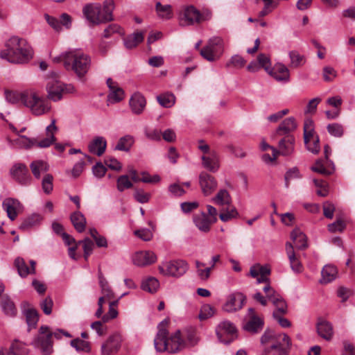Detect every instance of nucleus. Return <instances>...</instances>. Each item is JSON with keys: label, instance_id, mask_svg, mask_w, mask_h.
Returning a JSON list of instances; mask_svg holds the SVG:
<instances>
[{"label": "nucleus", "instance_id": "473e14b6", "mask_svg": "<svg viewBox=\"0 0 355 355\" xmlns=\"http://www.w3.org/2000/svg\"><path fill=\"white\" fill-rule=\"evenodd\" d=\"M71 221L78 232H83L85 230L86 219L80 211H75L71 215Z\"/></svg>", "mask_w": 355, "mask_h": 355}, {"label": "nucleus", "instance_id": "f8f14e48", "mask_svg": "<svg viewBox=\"0 0 355 355\" xmlns=\"http://www.w3.org/2000/svg\"><path fill=\"white\" fill-rule=\"evenodd\" d=\"M123 342V336L119 332L110 335L101 345V355H112L117 353Z\"/></svg>", "mask_w": 355, "mask_h": 355}, {"label": "nucleus", "instance_id": "5701e85b", "mask_svg": "<svg viewBox=\"0 0 355 355\" xmlns=\"http://www.w3.org/2000/svg\"><path fill=\"white\" fill-rule=\"evenodd\" d=\"M203 167L210 172H216L219 167V158L216 151L211 152L209 155H203L201 157Z\"/></svg>", "mask_w": 355, "mask_h": 355}, {"label": "nucleus", "instance_id": "680f3d73", "mask_svg": "<svg viewBox=\"0 0 355 355\" xmlns=\"http://www.w3.org/2000/svg\"><path fill=\"white\" fill-rule=\"evenodd\" d=\"M133 196L136 201L142 204L148 202L150 198V194L141 189H135Z\"/></svg>", "mask_w": 355, "mask_h": 355}, {"label": "nucleus", "instance_id": "c9c22d12", "mask_svg": "<svg viewBox=\"0 0 355 355\" xmlns=\"http://www.w3.org/2000/svg\"><path fill=\"white\" fill-rule=\"evenodd\" d=\"M0 304L1 309L6 315L13 317L17 314L15 305L8 297H2Z\"/></svg>", "mask_w": 355, "mask_h": 355}, {"label": "nucleus", "instance_id": "37998d69", "mask_svg": "<svg viewBox=\"0 0 355 355\" xmlns=\"http://www.w3.org/2000/svg\"><path fill=\"white\" fill-rule=\"evenodd\" d=\"M114 9L113 0H105L102 10V17L104 22L113 20L112 12Z\"/></svg>", "mask_w": 355, "mask_h": 355}, {"label": "nucleus", "instance_id": "e433bc0d", "mask_svg": "<svg viewBox=\"0 0 355 355\" xmlns=\"http://www.w3.org/2000/svg\"><path fill=\"white\" fill-rule=\"evenodd\" d=\"M270 74L277 81H288L289 71L284 64H279L276 67L274 71H270Z\"/></svg>", "mask_w": 355, "mask_h": 355}, {"label": "nucleus", "instance_id": "a19ab883", "mask_svg": "<svg viewBox=\"0 0 355 355\" xmlns=\"http://www.w3.org/2000/svg\"><path fill=\"white\" fill-rule=\"evenodd\" d=\"M144 40V34L141 32H136L128 36L124 40V45L127 49H132L136 47L139 43Z\"/></svg>", "mask_w": 355, "mask_h": 355}, {"label": "nucleus", "instance_id": "7ed1b4c3", "mask_svg": "<svg viewBox=\"0 0 355 355\" xmlns=\"http://www.w3.org/2000/svg\"><path fill=\"white\" fill-rule=\"evenodd\" d=\"M65 58L66 69L73 71L78 77H84L89 71L91 60L87 54L80 51L73 50L67 51Z\"/></svg>", "mask_w": 355, "mask_h": 355}, {"label": "nucleus", "instance_id": "b1692460", "mask_svg": "<svg viewBox=\"0 0 355 355\" xmlns=\"http://www.w3.org/2000/svg\"><path fill=\"white\" fill-rule=\"evenodd\" d=\"M132 112L137 115L141 114L146 105L145 97L139 92L135 93L129 101Z\"/></svg>", "mask_w": 355, "mask_h": 355}, {"label": "nucleus", "instance_id": "69168bd1", "mask_svg": "<svg viewBox=\"0 0 355 355\" xmlns=\"http://www.w3.org/2000/svg\"><path fill=\"white\" fill-rule=\"evenodd\" d=\"M24 93L19 94L15 92H6V98L8 102L15 104L21 101L22 103V96Z\"/></svg>", "mask_w": 355, "mask_h": 355}, {"label": "nucleus", "instance_id": "a18cd8bd", "mask_svg": "<svg viewBox=\"0 0 355 355\" xmlns=\"http://www.w3.org/2000/svg\"><path fill=\"white\" fill-rule=\"evenodd\" d=\"M24 314L29 329L35 328L39 320L37 311L34 309H28L24 311Z\"/></svg>", "mask_w": 355, "mask_h": 355}, {"label": "nucleus", "instance_id": "39448f33", "mask_svg": "<svg viewBox=\"0 0 355 355\" xmlns=\"http://www.w3.org/2000/svg\"><path fill=\"white\" fill-rule=\"evenodd\" d=\"M211 12L208 10H198L193 6H184L180 15V23L182 26H191L209 20Z\"/></svg>", "mask_w": 355, "mask_h": 355}, {"label": "nucleus", "instance_id": "a211bd4d", "mask_svg": "<svg viewBox=\"0 0 355 355\" xmlns=\"http://www.w3.org/2000/svg\"><path fill=\"white\" fill-rule=\"evenodd\" d=\"M55 119H52L51 123L46 128V137L37 141L36 139L35 147L40 148H45L49 147L52 144L56 141L55 133L58 131V128L55 125Z\"/></svg>", "mask_w": 355, "mask_h": 355}, {"label": "nucleus", "instance_id": "9b49d317", "mask_svg": "<svg viewBox=\"0 0 355 355\" xmlns=\"http://www.w3.org/2000/svg\"><path fill=\"white\" fill-rule=\"evenodd\" d=\"M264 321L259 317L254 309L249 308L248 315L243 324V329L252 334L259 333L263 328Z\"/></svg>", "mask_w": 355, "mask_h": 355}, {"label": "nucleus", "instance_id": "423d86ee", "mask_svg": "<svg viewBox=\"0 0 355 355\" xmlns=\"http://www.w3.org/2000/svg\"><path fill=\"white\" fill-rule=\"evenodd\" d=\"M53 334L48 326L40 327L38 334L31 342V345L40 350L42 355H51L53 352Z\"/></svg>", "mask_w": 355, "mask_h": 355}, {"label": "nucleus", "instance_id": "dca6fc26", "mask_svg": "<svg viewBox=\"0 0 355 355\" xmlns=\"http://www.w3.org/2000/svg\"><path fill=\"white\" fill-rule=\"evenodd\" d=\"M199 183L202 193L207 196L211 195L217 188L218 183L212 175L202 172L199 175Z\"/></svg>", "mask_w": 355, "mask_h": 355}, {"label": "nucleus", "instance_id": "bf43d9fd", "mask_svg": "<svg viewBox=\"0 0 355 355\" xmlns=\"http://www.w3.org/2000/svg\"><path fill=\"white\" fill-rule=\"evenodd\" d=\"M53 177L51 174H46L42 181V190L46 194H50L53 189Z\"/></svg>", "mask_w": 355, "mask_h": 355}, {"label": "nucleus", "instance_id": "603ef678", "mask_svg": "<svg viewBox=\"0 0 355 355\" xmlns=\"http://www.w3.org/2000/svg\"><path fill=\"white\" fill-rule=\"evenodd\" d=\"M124 98V92L121 88L116 86L110 90L107 96L108 101L111 103H116L121 101Z\"/></svg>", "mask_w": 355, "mask_h": 355}, {"label": "nucleus", "instance_id": "ddd939ff", "mask_svg": "<svg viewBox=\"0 0 355 355\" xmlns=\"http://www.w3.org/2000/svg\"><path fill=\"white\" fill-rule=\"evenodd\" d=\"M282 341L279 343H272L270 347H266L261 355H288L291 341L287 334L280 335Z\"/></svg>", "mask_w": 355, "mask_h": 355}, {"label": "nucleus", "instance_id": "bb28decb", "mask_svg": "<svg viewBox=\"0 0 355 355\" xmlns=\"http://www.w3.org/2000/svg\"><path fill=\"white\" fill-rule=\"evenodd\" d=\"M317 331L322 338L330 340L333 336V327L330 322L327 320L319 319L316 324Z\"/></svg>", "mask_w": 355, "mask_h": 355}, {"label": "nucleus", "instance_id": "f03ea898", "mask_svg": "<svg viewBox=\"0 0 355 355\" xmlns=\"http://www.w3.org/2000/svg\"><path fill=\"white\" fill-rule=\"evenodd\" d=\"M167 320L162 321L158 326V331L154 339V345L158 352L167 351L170 353H176L183 349L186 343L182 336L180 330H177L170 337H168V331L164 327Z\"/></svg>", "mask_w": 355, "mask_h": 355}, {"label": "nucleus", "instance_id": "79ce46f5", "mask_svg": "<svg viewBox=\"0 0 355 355\" xmlns=\"http://www.w3.org/2000/svg\"><path fill=\"white\" fill-rule=\"evenodd\" d=\"M135 142L134 137L130 135H127L119 139L115 150L128 152L131 148Z\"/></svg>", "mask_w": 355, "mask_h": 355}, {"label": "nucleus", "instance_id": "f704fd0d", "mask_svg": "<svg viewBox=\"0 0 355 355\" xmlns=\"http://www.w3.org/2000/svg\"><path fill=\"white\" fill-rule=\"evenodd\" d=\"M322 279L320 283L327 284L336 279L337 269L331 265H326L322 270Z\"/></svg>", "mask_w": 355, "mask_h": 355}, {"label": "nucleus", "instance_id": "5fc2aeb1", "mask_svg": "<svg viewBox=\"0 0 355 355\" xmlns=\"http://www.w3.org/2000/svg\"><path fill=\"white\" fill-rule=\"evenodd\" d=\"M41 219L42 217L39 214H33L22 222L19 226V229L22 230H28V228L38 224Z\"/></svg>", "mask_w": 355, "mask_h": 355}, {"label": "nucleus", "instance_id": "09e8293b", "mask_svg": "<svg viewBox=\"0 0 355 355\" xmlns=\"http://www.w3.org/2000/svg\"><path fill=\"white\" fill-rule=\"evenodd\" d=\"M156 11L159 17L169 19L173 17L171 6L170 5H162L160 2L156 3Z\"/></svg>", "mask_w": 355, "mask_h": 355}, {"label": "nucleus", "instance_id": "13d9d810", "mask_svg": "<svg viewBox=\"0 0 355 355\" xmlns=\"http://www.w3.org/2000/svg\"><path fill=\"white\" fill-rule=\"evenodd\" d=\"M116 182V187L120 192L123 191L125 189H130L133 186L126 175L119 176Z\"/></svg>", "mask_w": 355, "mask_h": 355}, {"label": "nucleus", "instance_id": "4d7b16f0", "mask_svg": "<svg viewBox=\"0 0 355 355\" xmlns=\"http://www.w3.org/2000/svg\"><path fill=\"white\" fill-rule=\"evenodd\" d=\"M289 57L291 59V67L297 68L304 63V58L303 55H300L296 51H292L289 53Z\"/></svg>", "mask_w": 355, "mask_h": 355}, {"label": "nucleus", "instance_id": "338daca9", "mask_svg": "<svg viewBox=\"0 0 355 355\" xmlns=\"http://www.w3.org/2000/svg\"><path fill=\"white\" fill-rule=\"evenodd\" d=\"M135 234L144 241H150L153 236L152 232L146 228H143L135 231Z\"/></svg>", "mask_w": 355, "mask_h": 355}, {"label": "nucleus", "instance_id": "f3484780", "mask_svg": "<svg viewBox=\"0 0 355 355\" xmlns=\"http://www.w3.org/2000/svg\"><path fill=\"white\" fill-rule=\"evenodd\" d=\"M157 256L152 251H139L132 257L133 263L139 267H144L154 263Z\"/></svg>", "mask_w": 355, "mask_h": 355}, {"label": "nucleus", "instance_id": "412c9836", "mask_svg": "<svg viewBox=\"0 0 355 355\" xmlns=\"http://www.w3.org/2000/svg\"><path fill=\"white\" fill-rule=\"evenodd\" d=\"M193 221L196 227L200 232L204 233L209 232L211 230V225L214 223L204 211L194 214L193 216Z\"/></svg>", "mask_w": 355, "mask_h": 355}, {"label": "nucleus", "instance_id": "49530a36", "mask_svg": "<svg viewBox=\"0 0 355 355\" xmlns=\"http://www.w3.org/2000/svg\"><path fill=\"white\" fill-rule=\"evenodd\" d=\"M14 265L17 270L19 275L21 277L25 278L28 275H31L29 271V267L27 266L26 263L25 262L23 258H16L14 261Z\"/></svg>", "mask_w": 355, "mask_h": 355}, {"label": "nucleus", "instance_id": "de8ad7c7", "mask_svg": "<svg viewBox=\"0 0 355 355\" xmlns=\"http://www.w3.org/2000/svg\"><path fill=\"white\" fill-rule=\"evenodd\" d=\"M9 350L12 355H28L29 352L26 348V345L18 340L13 341Z\"/></svg>", "mask_w": 355, "mask_h": 355}, {"label": "nucleus", "instance_id": "4be33fe9", "mask_svg": "<svg viewBox=\"0 0 355 355\" xmlns=\"http://www.w3.org/2000/svg\"><path fill=\"white\" fill-rule=\"evenodd\" d=\"M295 138L293 135H287L282 139L278 144V155L289 156L292 155L295 149Z\"/></svg>", "mask_w": 355, "mask_h": 355}, {"label": "nucleus", "instance_id": "8fccbe9b", "mask_svg": "<svg viewBox=\"0 0 355 355\" xmlns=\"http://www.w3.org/2000/svg\"><path fill=\"white\" fill-rule=\"evenodd\" d=\"M70 344L71 347H74L77 352L89 353L91 351L89 343L80 338L72 340Z\"/></svg>", "mask_w": 355, "mask_h": 355}, {"label": "nucleus", "instance_id": "3c124183", "mask_svg": "<svg viewBox=\"0 0 355 355\" xmlns=\"http://www.w3.org/2000/svg\"><path fill=\"white\" fill-rule=\"evenodd\" d=\"M311 169L314 172L322 174L324 175H329L334 171V166L331 168L324 167L323 161L322 159H318L315 164L311 166Z\"/></svg>", "mask_w": 355, "mask_h": 355}, {"label": "nucleus", "instance_id": "72a5a7b5", "mask_svg": "<svg viewBox=\"0 0 355 355\" xmlns=\"http://www.w3.org/2000/svg\"><path fill=\"white\" fill-rule=\"evenodd\" d=\"M318 137L315 135L313 121L311 119H306L304 123V141L305 144H309L311 139Z\"/></svg>", "mask_w": 355, "mask_h": 355}, {"label": "nucleus", "instance_id": "a878e982", "mask_svg": "<svg viewBox=\"0 0 355 355\" xmlns=\"http://www.w3.org/2000/svg\"><path fill=\"white\" fill-rule=\"evenodd\" d=\"M107 141L103 137H95L89 144V150L91 153L101 156L105 151Z\"/></svg>", "mask_w": 355, "mask_h": 355}, {"label": "nucleus", "instance_id": "393cba45", "mask_svg": "<svg viewBox=\"0 0 355 355\" xmlns=\"http://www.w3.org/2000/svg\"><path fill=\"white\" fill-rule=\"evenodd\" d=\"M297 128V123L294 117H288L284 119L278 126L276 134L279 136L291 135L290 132Z\"/></svg>", "mask_w": 355, "mask_h": 355}, {"label": "nucleus", "instance_id": "1a4fd4ad", "mask_svg": "<svg viewBox=\"0 0 355 355\" xmlns=\"http://www.w3.org/2000/svg\"><path fill=\"white\" fill-rule=\"evenodd\" d=\"M9 173L12 180L21 186H29L32 183V177L24 164L15 163Z\"/></svg>", "mask_w": 355, "mask_h": 355}, {"label": "nucleus", "instance_id": "2eb2a0df", "mask_svg": "<svg viewBox=\"0 0 355 355\" xmlns=\"http://www.w3.org/2000/svg\"><path fill=\"white\" fill-rule=\"evenodd\" d=\"M85 18L92 24L104 22L101 15V7L99 3H88L83 8Z\"/></svg>", "mask_w": 355, "mask_h": 355}, {"label": "nucleus", "instance_id": "6e6d98bb", "mask_svg": "<svg viewBox=\"0 0 355 355\" xmlns=\"http://www.w3.org/2000/svg\"><path fill=\"white\" fill-rule=\"evenodd\" d=\"M114 34H117L119 35H123L124 31L123 28H121V27L118 24H112L104 30L103 35L105 38H109Z\"/></svg>", "mask_w": 355, "mask_h": 355}, {"label": "nucleus", "instance_id": "cd10ccee", "mask_svg": "<svg viewBox=\"0 0 355 355\" xmlns=\"http://www.w3.org/2000/svg\"><path fill=\"white\" fill-rule=\"evenodd\" d=\"M30 168L33 176L38 180L41 178L42 173L49 171V166L45 161L37 159L31 163Z\"/></svg>", "mask_w": 355, "mask_h": 355}, {"label": "nucleus", "instance_id": "6ab92c4d", "mask_svg": "<svg viewBox=\"0 0 355 355\" xmlns=\"http://www.w3.org/2000/svg\"><path fill=\"white\" fill-rule=\"evenodd\" d=\"M286 252L291 270L295 273L302 272L304 269L303 265L300 260V257L296 255L293 244L290 242L286 243Z\"/></svg>", "mask_w": 355, "mask_h": 355}, {"label": "nucleus", "instance_id": "4c0bfd02", "mask_svg": "<svg viewBox=\"0 0 355 355\" xmlns=\"http://www.w3.org/2000/svg\"><path fill=\"white\" fill-rule=\"evenodd\" d=\"M236 333V328L233 323L230 321H223L220 322L216 328V334L220 338L223 334L234 335Z\"/></svg>", "mask_w": 355, "mask_h": 355}, {"label": "nucleus", "instance_id": "0e129e2a", "mask_svg": "<svg viewBox=\"0 0 355 355\" xmlns=\"http://www.w3.org/2000/svg\"><path fill=\"white\" fill-rule=\"evenodd\" d=\"M327 130L331 135L337 137H342L344 133L343 125L336 123L329 124L327 125Z\"/></svg>", "mask_w": 355, "mask_h": 355}, {"label": "nucleus", "instance_id": "052dcab7", "mask_svg": "<svg viewBox=\"0 0 355 355\" xmlns=\"http://www.w3.org/2000/svg\"><path fill=\"white\" fill-rule=\"evenodd\" d=\"M78 244H83L84 251V258L87 260L89 256L92 253L94 244L92 240L88 238L85 239L83 241H79Z\"/></svg>", "mask_w": 355, "mask_h": 355}, {"label": "nucleus", "instance_id": "f257e3e1", "mask_svg": "<svg viewBox=\"0 0 355 355\" xmlns=\"http://www.w3.org/2000/svg\"><path fill=\"white\" fill-rule=\"evenodd\" d=\"M6 49L0 52V57L9 62L23 64L28 62L33 56V51L27 41L12 36L6 42Z\"/></svg>", "mask_w": 355, "mask_h": 355}, {"label": "nucleus", "instance_id": "7c9ffc66", "mask_svg": "<svg viewBox=\"0 0 355 355\" xmlns=\"http://www.w3.org/2000/svg\"><path fill=\"white\" fill-rule=\"evenodd\" d=\"M211 202L219 206H230L232 202V198L226 189H220L211 199Z\"/></svg>", "mask_w": 355, "mask_h": 355}, {"label": "nucleus", "instance_id": "4468645a", "mask_svg": "<svg viewBox=\"0 0 355 355\" xmlns=\"http://www.w3.org/2000/svg\"><path fill=\"white\" fill-rule=\"evenodd\" d=\"M245 300V297L241 293L230 294L223 304V309L228 313L236 312L242 309Z\"/></svg>", "mask_w": 355, "mask_h": 355}, {"label": "nucleus", "instance_id": "864d4df0", "mask_svg": "<svg viewBox=\"0 0 355 355\" xmlns=\"http://www.w3.org/2000/svg\"><path fill=\"white\" fill-rule=\"evenodd\" d=\"M157 99L159 103L164 107H172L175 101L174 95L170 93L161 94L157 97Z\"/></svg>", "mask_w": 355, "mask_h": 355}, {"label": "nucleus", "instance_id": "c85d7f7f", "mask_svg": "<svg viewBox=\"0 0 355 355\" xmlns=\"http://www.w3.org/2000/svg\"><path fill=\"white\" fill-rule=\"evenodd\" d=\"M291 238L298 250H304L308 247L306 236L300 229L293 230Z\"/></svg>", "mask_w": 355, "mask_h": 355}, {"label": "nucleus", "instance_id": "c03bdc74", "mask_svg": "<svg viewBox=\"0 0 355 355\" xmlns=\"http://www.w3.org/2000/svg\"><path fill=\"white\" fill-rule=\"evenodd\" d=\"M98 277L102 294L107 299L113 298L114 293L111 290L107 281L104 277L103 273L100 270H98Z\"/></svg>", "mask_w": 355, "mask_h": 355}, {"label": "nucleus", "instance_id": "6e6552de", "mask_svg": "<svg viewBox=\"0 0 355 355\" xmlns=\"http://www.w3.org/2000/svg\"><path fill=\"white\" fill-rule=\"evenodd\" d=\"M188 269V263L182 259L162 262L158 266V270L162 275L173 277L182 276Z\"/></svg>", "mask_w": 355, "mask_h": 355}, {"label": "nucleus", "instance_id": "0eeeda50", "mask_svg": "<svg viewBox=\"0 0 355 355\" xmlns=\"http://www.w3.org/2000/svg\"><path fill=\"white\" fill-rule=\"evenodd\" d=\"M46 92L48 98L53 101H58L62 99L64 94L71 93L73 91V87L66 85L58 79V75L52 73L47 78Z\"/></svg>", "mask_w": 355, "mask_h": 355}, {"label": "nucleus", "instance_id": "aec40b11", "mask_svg": "<svg viewBox=\"0 0 355 355\" xmlns=\"http://www.w3.org/2000/svg\"><path fill=\"white\" fill-rule=\"evenodd\" d=\"M3 208L6 211L8 217L11 220H14L17 215L19 211L21 209V204L20 202L12 198H7L3 200Z\"/></svg>", "mask_w": 355, "mask_h": 355}, {"label": "nucleus", "instance_id": "774afa93", "mask_svg": "<svg viewBox=\"0 0 355 355\" xmlns=\"http://www.w3.org/2000/svg\"><path fill=\"white\" fill-rule=\"evenodd\" d=\"M53 302L50 297H46L40 303V307L46 315H50L52 312Z\"/></svg>", "mask_w": 355, "mask_h": 355}, {"label": "nucleus", "instance_id": "20e7f679", "mask_svg": "<svg viewBox=\"0 0 355 355\" xmlns=\"http://www.w3.org/2000/svg\"><path fill=\"white\" fill-rule=\"evenodd\" d=\"M21 97L22 103L35 116L45 114L51 108L50 102L35 92H24Z\"/></svg>", "mask_w": 355, "mask_h": 355}, {"label": "nucleus", "instance_id": "ea45409f", "mask_svg": "<svg viewBox=\"0 0 355 355\" xmlns=\"http://www.w3.org/2000/svg\"><path fill=\"white\" fill-rule=\"evenodd\" d=\"M209 47L210 51L216 55H220L223 49V39L219 37H215L210 39L208 44L205 46Z\"/></svg>", "mask_w": 355, "mask_h": 355}, {"label": "nucleus", "instance_id": "e2e57ef3", "mask_svg": "<svg viewBox=\"0 0 355 355\" xmlns=\"http://www.w3.org/2000/svg\"><path fill=\"white\" fill-rule=\"evenodd\" d=\"M215 314V309L209 304H204L199 313V318L201 320L208 319Z\"/></svg>", "mask_w": 355, "mask_h": 355}, {"label": "nucleus", "instance_id": "2f4dec72", "mask_svg": "<svg viewBox=\"0 0 355 355\" xmlns=\"http://www.w3.org/2000/svg\"><path fill=\"white\" fill-rule=\"evenodd\" d=\"M284 334H275L272 330L267 329L261 337V343L262 345L271 343H279L282 341Z\"/></svg>", "mask_w": 355, "mask_h": 355}, {"label": "nucleus", "instance_id": "c756f323", "mask_svg": "<svg viewBox=\"0 0 355 355\" xmlns=\"http://www.w3.org/2000/svg\"><path fill=\"white\" fill-rule=\"evenodd\" d=\"M141 288L150 293H155L159 288V282L154 277H147L141 281Z\"/></svg>", "mask_w": 355, "mask_h": 355}, {"label": "nucleus", "instance_id": "9d476101", "mask_svg": "<svg viewBox=\"0 0 355 355\" xmlns=\"http://www.w3.org/2000/svg\"><path fill=\"white\" fill-rule=\"evenodd\" d=\"M262 289L268 300L275 306L273 313H277L278 315L286 314L288 312L287 304L283 297L269 284L264 286Z\"/></svg>", "mask_w": 355, "mask_h": 355}, {"label": "nucleus", "instance_id": "58836bf2", "mask_svg": "<svg viewBox=\"0 0 355 355\" xmlns=\"http://www.w3.org/2000/svg\"><path fill=\"white\" fill-rule=\"evenodd\" d=\"M239 216V212L234 206L223 207L220 210L219 218L223 222H227Z\"/></svg>", "mask_w": 355, "mask_h": 355}]
</instances>
